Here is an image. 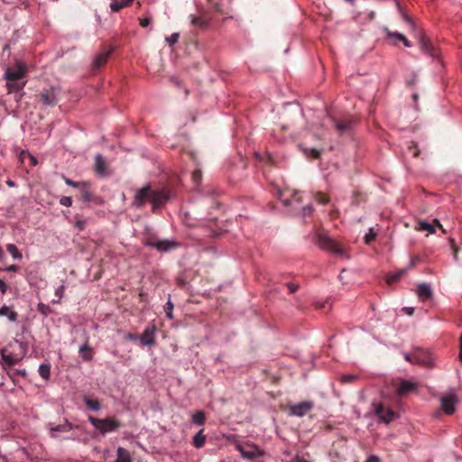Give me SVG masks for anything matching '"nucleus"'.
Wrapping results in <instances>:
<instances>
[{
  "label": "nucleus",
  "instance_id": "obj_1",
  "mask_svg": "<svg viewBox=\"0 0 462 462\" xmlns=\"http://www.w3.org/2000/svg\"><path fill=\"white\" fill-rule=\"evenodd\" d=\"M169 192L164 189H153L151 185L140 189L134 197L133 206L142 208L149 201L152 206L153 212L160 208L169 199Z\"/></svg>",
  "mask_w": 462,
  "mask_h": 462
},
{
  "label": "nucleus",
  "instance_id": "obj_2",
  "mask_svg": "<svg viewBox=\"0 0 462 462\" xmlns=\"http://www.w3.org/2000/svg\"><path fill=\"white\" fill-rule=\"evenodd\" d=\"M144 245L155 248L160 253H168L177 249L180 244L174 240L159 239L154 236H148L144 242Z\"/></svg>",
  "mask_w": 462,
  "mask_h": 462
},
{
  "label": "nucleus",
  "instance_id": "obj_3",
  "mask_svg": "<svg viewBox=\"0 0 462 462\" xmlns=\"http://www.w3.org/2000/svg\"><path fill=\"white\" fill-rule=\"evenodd\" d=\"M316 244L321 249L328 250L336 255L343 256L345 254L344 247L324 233H319L316 236Z\"/></svg>",
  "mask_w": 462,
  "mask_h": 462
},
{
  "label": "nucleus",
  "instance_id": "obj_4",
  "mask_svg": "<svg viewBox=\"0 0 462 462\" xmlns=\"http://www.w3.org/2000/svg\"><path fill=\"white\" fill-rule=\"evenodd\" d=\"M88 420L103 435L107 432L116 431L121 427L120 421L115 418H106L102 420L89 416Z\"/></svg>",
  "mask_w": 462,
  "mask_h": 462
},
{
  "label": "nucleus",
  "instance_id": "obj_5",
  "mask_svg": "<svg viewBox=\"0 0 462 462\" xmlns=\"http://www.w3.org/2000/svg\"><path fill=\"white\" fill-rule=\"evenodd\" d=\"M404 358L406 361L412 364H418L423 366L431 365V356L430 353L420 348H416L410 354L405 353Z\"/></svg>",
  "mask_w": 462,
  "mask_h": 462
},
{
  "label": "nucleus",
  "instance_id": "obj_6",
  "mask_svg": "<svg viewBox=\"0 0 462 462\" xmlns=\"http://www.w3.org/2000/svg\"><path fill=\"white\" fill-rule=\"evenodd\" d=\"M374 413L379 420L385 423H390L396 417V413L390 408H386L383 403H373Z\"/></svg>",
  "mask_w": 462,
  "mask_h": 462
},
{
  "label": "nucleus",
  "instance_id": "obj_7",
  "mask_svg": "<svg viewBox=\"0 0 462 462\" xmlns=\"http://www.w3.org/2000/svg\"><path fill=\"white\" fill-rule=\"evenodd\" d=\"M314 407V403L310 401L301 402L289 407V415L303 417L310 412Z\"/></svg>",
  "mask_w": 462,
  "mask_h": 462
},
{
  "label": "nucleus",
  "instance_id": "obj_8",
  "mask_svg": "<svg viewBox=\"0 0 462 462\" xmlns=\"http://www.w3.org/2000/svg\"><path fill=\"white\" fill-rule=\"evenodd\" d=\"M26 71V66L22 62H17L15 68H7L5 79L7 81H18L25 76Z\"/></svg>",
  "mask_w": 462,
  "mask_h": 462
},
{
  "label": "nucleus",
  "instance_id": "obj_9",
  "mask_svg": "<svg viewBox=\"0 0 462 462\" xmlns=\"http://www.w3.org/2000/svg\"><path fill=\"white\" fill-rule=\"evenodd\" d=\"M237 449L245 458L253 459L263 456V452L255 445H238Z\"/></svg>",
  "mask_w": 462,
  "mask_h": 462
},
{
  "label": "nucleus",
  "instance_id": "obj_10",
  "mask_svg": "<svg viewBox=\"0 0 462 462\" xmlns=\"http://www.w3.org/2000/svg\"><path fill=\"white\" fill-rule=\"evenodd\" d=\"M419 43L423 52L433 58L438 56V52L432 42L420 32H419Z\"/></svg>",
  "mask_w": 462,
  "mask_h": 462
},
{
  "label": "nucleus",
  "instance_id": "obj_11",
  "mask_svg": "<svg viewBox=\"0 0 462 462\" xmlns=\"http://www.w3.org/2000/svg\"><path fill=\"white\" fill-rule=\"evenodd\" d=\"M156 328L154 326L147 327L141 335L140 341L143 346H152L155 343L154 334Z\"/></svg>",
  "mask_w": 462,
  "mask_h": 462
},
{
  "label": "nucleus",
  "instance_id": "obj_12",
  "mask_svg": "<svg viewBox=\"0 0 462 462\" xmlns=\"http://www.w3.org/2000/svg\"><path fill=\"white\" fill-rule=\"evenodd\" d=\"M457 397L455 394H449L441 398V406L447 414H452L455 411Z\"/></svg>",
  "mask_w": 462,
  "mask_h": 462
},
{
  "label": "nucleus",
  "instance_id": "obj_13",
  "mask_svg": "<svg viewBox=\"0 0 462 462\" xmlns=\"http://www.w3.org/2000/svg\"><path fill=\"white\" fill-rule=\"evenodd\" d=\"M353 124L354 122L351 119L334 121V126L340 134L348 133L352 129Z\"/></svg>",
  "mask_w": 462,
  "mask_h": 462
},
{
  "label": "nucleus",
  "instance_id": "obj_14",
  "mask_svg": "<svg viewBox=\"0 0 462 462\" xmlns=\"http://www.w3.org/2000/svg\"><path fill=\"white\" fill-rule=\"evenodd\" d=\"M79 426H75V429H79ZM73 429H74V426L70 422H69L67 420H65L63 423L51 428V436L52 438H56L57 432H69V431L72 430Z\"/></svg>",
  "mask_w": 462,
  "mask_h": 462
},
{
  "label": "nucleus",
  "instance_id": "obj_15",
  "mask_svg": "<svg viewBox=\"0 0 462 462\" xmlns=\"http://www.w3.org/2000/svg\"><path fill=\"white\" fill-rule=\"evenodd\" d=\"M41 98L43 104L53 106L57 103L56 91L53 88L42 93Z\"/></svg>",
  "mask_w": 462,
  "mask_h": 462
},
{
  "label": "nucleus",
  "instance_id": "obj_16",
  "mask_svg": "<svg viewBox=\"0 0 462 462\" xmlns=\"http://www.w3.org/2000/svg\"><path fill=\"white\" fill-rule=\"evenodd\" d=\"M417 294L422 300H427L432 297V290L428 283H420L418 285Z\"/></svg>",
  "mask_w": 462,
  "mask_h": 462
},
{
  "label": "nucleus",
  "instance_id": "obj_17",
  "mask_svg": "<svg viewBox=\"0 0 462 462\" xmlns=\"http://www.w3.org/2000/svg\"><path fill=\"white\" fill-rule=\"evenodd\" d=\"M190 24L199 29H205L208 25V21L203 15L190 14L189 16Z\"/></svg>",
  "mask_w": 462,
  "mask_h": 462
},
{
  "label": "nucleus",
  "instance_id": "obj_18",
  "mask_svg": "<svg viewBox=\"0 0 462 462\" xmlns=\"http://www.w3.org/2000/svg\"><path fill=\"white\" fill-rule=\"evenodd\" d=\"M112 52L113 49L100 52L94 60V68L99 69L104 66L107 62Z\"/></svg>",
  "mask_w": 462,
  "mask_h": 462
},
{
  "label": "nucleus",
  "instance_id": "obj_19",
  "mask_svg": "<svg viewBox=\"0 0 462 462\" xmlns=\"http://www.w3.org/2000/svg\"><path fill=\"white\" fill-rule=\"evenodd\" d=\"M417 386L415 383L409 382V381H402L398 387L397 393L400 395H404L409 393L416 391Z\"/></svg>",
  "mask_w": 462,
  "mask_h": 462
},
{
  "label": "nucleus",
  "instance_id": "obj_20",
  "mask_svg": "<svg viewBox=\"0 0 462 462\" xmlns=\"http://www.w3.org/2000/svg\"><path fill=\"white\" fill-rule=\"evenodd\" d=\"M95 169L97 173L104 175L106 172V163L101 154H97L95 157Z\"/></svg>",
  "mask_w": 462,
  "mask_h": 462
},
{
  "label": "nucleus",
  "instance_id": "obj_21",
  "mask_svg": "<svg viewBox=\"0 0 462 462\" xmlns=\"http://www.w3.org/2000/svg\"><path fill=\"white\" fill-rule=\"evenodd\" d=\"M81 199L85 202H89L93 199V194L90 191L89 184L87 182H82V185L79 188Z\"/></svg>",
  "mask_w": 462,
  "mask_h": 462
},
{
  "label": "nucleus",
  "instance_id": "obj_22",
  "mask_svg": "<svg viewBox=\"0 0 462 462\" xmlns=\"http://www.w3.org/2000/svg\"><path fill=\"white\" fill-rule=\"evenodd\" d=\"M79 354L83 360L90 361L93 359V349L88 346V344H84L79 348Z\"/></svg>",
  "mask_w": 462,
  "mask_h": 462
},
{
  "label": "nucleus",
  "instance_id": "obj_23",
  "mask_svg": "<svg viewBox=\"0 0 462 462\" xmlns=\"http://www.w3.org/2000/svg\"><path fill=\"white\" fill-rule=\"evenodd\" d=\"M1 356L5 364L8 366H12L20 361V358L13 356L12 354H7L5 349L2 350Z\"/></svg>",
  "mask_w": 462,
  "mask_h": 462
},
{
  "label": "nucleus",
  "instance_id": "obj_24",
  "mask_svg": "<svg viewBox=\"0 0 462 462\" xmlns=\"http://www.w3.org/2000/svg\"><path fill=\"white\" fill-rule=\"evenodd\" d=\"M206 436L204 435V429L200 430L193 438V445L197 448H200L205 445Z\"/></svg>",
  "mask_w": 462,
  "mask_h": 462
},
{
  "label": "nucleus",
  "instance_id": "obj_25",
  "mask_svg": "<svg viewBox=\"0 0 462 462\" xmlns=\"http://www.w3.org/2000/svg\"><path fill=\"white\" fill-rule=\"evenodd\" d=\"M116 453H117L116 462H132L130 454L125 448L119 447L116 450Z\"/></svg>",
  "mask_w": 462,
  "mask_h": 462
},
{
  "label": "nucleus",
  "instance_id": "obj_26",
  "mask_svg": "<svg viewBox=\"0 0 462 462\" xmlns=\"http://www.w3.org/2000/svg\"><path fill=\"white\" fill-rule=\"evenodd\" d=\"M0 316H7L9 320L15 321L17 319L18 314L17 312L12 310L7 306H3L0 308Z\"/></svg>",
  "mask_w": 462,
  "mask_h": 462
},
{
  "label": "nucleus",
  "instance_id": "obj_27",
  "mask_svg": "<svg viewBox=\"0 0 462 462\" xmlns=\"http://www.w3.org/2000/svg\"><path fill=\"white\" fill-rule=\"evenodd\" d=\"M404 273H405V270H400L396 273H390L386 277V282L388 284H393V283L396 282L397 281H399L404 275Z\"/></svg>",
  "mask_w": 462,
  "mask_h": 462
},
{
  "label": "nucleus",
  "instance_id": "obj_28",
  "mask_svg": "<svg viewBox=\"0 0 462 462\" xmlns=\"http://www.w3.org/2000/svg\"><path fill=\"white\" fill-rule=\"evenodd\" d=\"M192 421L197 425H204L206 421V414L203 411H199L192 415Z\"/></svg>",
  "mask_w": 462,
  "mask_h": 462
},
{
  "label": "nucleus",
  "instance_id": "obj_29",
  "mask_svg": "<svg viewBox=\"0 0 462 462\" xmlns=\"http://www.w3.org/2000/svg\"><path fill=\"white\" fill-rule=\"evenodd\" d=\"M6 250L8 251V253L12 255V257L14 259H22L23 257V254L22 253L18 250V248L16 247L15 245L14 244H8L6 245Z\"/></svg>",
  "mask_w": 462,
  "mask_h": 462
},
{
  "label": "nucleus",
  "instance_id": "obj_30",
  "mask_svg": "<svg viewBox=\"0 0 462 462\" xmlns=\"http://www.w3.org/2000/svg\"><path fill=\"white\" fill-rule=\"evenodd\" d=\"M86 406L92 411H98L100 409V402L97 400H93L90 398L84 399Z\"/></svg>",
  "mask_w": 462,
  "mask_h": 462
},
{
  "label": "nucleus",
  "instance_id": "obj_31",
  "mask_svg": "<svg viewBox=\"0 0 462 462\" xmlns=\"http://www.w3.org/2000/svg\"><path fill=\"white\" fill-rule=\"evenodd\" d=\"M418 226L419 230L428 231L430 234H434L436 232L435 226L426 221H420Z\"/></svg>",
  "mask_w": 462,
  "mask_h": 462
},
{
  "label": "nucleus",
  "instance_id": "obj_32",
  "mask_svg": "<svg viewBox=\"0 0 462 462\" xmlns=\"http://www.w3.org/2000/svg\"><path fill=\"white\" fill-rule=\"evenodd\" d=\"M39 374L43 379L48 380L51 374V365L47 364H42L39 367Z\"/></svg>",
  "mask_w": 462,
  "mask_h": 462
},
{
  "label": "nucleus",
  "instance_id": "obj_33",
  "mask_svg": "<svg viewBox=\"0 0 462 462\" xmlns=\"http://www.w3.org/2000/svg\"><path fill=\"white\" fill-rule=\"evenodd\" d=\"M25 83H18L17 81H7L6 87L9 92L18 91L24 87Z\"/></svg>",
  "mask_w": 462,
  "mask_h": 462
},
{
  "label": "nucleus",
  "instance_id": "obj_34",
  "mask_svg": "<svg viewBox=\"0 0 462 462\" xmlns=\"http://www.w3.org/2000/svg\"><path fill=\"white\" fill-rule=\"evenodd\" d=\"M384 32L388 38L396 39L398 41H402L405 37V35H403L402 33L398 32H392L388 28H385Z\"/></svg>",
  "mask_w": 462,
  "mask_h": 462
},
{
  "label": "nucleus",
  "instance_id": "obj_35",
  "mask_svg": "<svg viewBox=\"0 0 462 462\" xmlns=\"http://www.w3.org/2000/svg\"><path fill=\"white\" fill-rule=\"evenodd\" d=\"M302 151L307 156L312 157L314 159H318L320 155L319 151H318L317 149L304 148L302 149Z\"/></svg>",
  "mask_w": 462,
  "mask_h": 462
},
{
  "label": "nucleus",
  "instance_id": "obj_36",
  "mask_svg": "<svg viewBox=\"0 0 462 462\" xmlns=\"http://www.w3.org/2000/svg\"><path fill=\"white\" fill-rule=\"evenodd\" d=\"M357 379L356 375L354 374H343L340 377V382L342 383H354Z\"/></svg>",
  "mask_w": 462,
  "mask_h": 462
},
{
  "label": "nucleus",
  "instance_id": "obj_37",
  "mask_svg": "<svg viewBox=\"0 0 462 462\" xmlns=\"http://www.w3.org/2000/svg\"><path fill=\"white\" fill-rule=\"evenodd\" d=\"M376 237V234L373 229H370L369 232L365 236L364 240L366 245H370Z\"/></svg>",
  "mask_w": 462,
  "mask_h": 462
},
{
  "label": "nucleus",
  "instance_id": "obj_38",
  "mask_svg": "<svg viewBox=\"0 0 462 462\" xmlns=\"http://www.w3.org/2000/svg\"><path fill=\"white\" fill-rule=\"evenodd\" d=\"M37 310L39 312H41L42 314L47 316L51 313V308L49 305H46L44 303H39L38 306H37Z\"/></svg>",
  "mask_w": 462,
  "mask_h": 462
},
{
  "label": "nucleus",
  "instance_id": "obj_39",
  "mask_svg": "<svg viewBox=\"0 0 462 462\" xmlns=\"http://www.w3.org/2000/svg\"><path fill=\"white\" fill-rule=\"evenodd\" d=\"M123 7H125L123 1L122 2H117L116 0H112V3L110 4V8L113 12H118L120 11Z\"/></svg>",
  "mask_w": 462,
  "mask_h": 462
},
{
  "label": "nucleus",
  "instance_id": "obj_40",
  "mask_svg": "<svg viewBox=\"0 0 462 462\" xmlns=\"http://www.w3.org/2000/svg\"><path fill=\"white\" fill-rule=\"evenodd\" d=\"M315 199L319 204H323V205L328 203V200H329L328 198L326 195H324L323 193H321V192H317L315 194Z\"/></svg>",
  "mask_w": 462,
  "mask_h": 462
},
{
  "label": "nucleus",
  "instance_id": "obj_41",
  "mask_svg": "<svg viewBox=\"0 0 462 462\" xmlns=\"http://www.w3.org/2000/svg\"><path fill=\"white\" fill-rule=\"evenodd\" d=\"M398 7H399V9H400V11L402 13V15L404 21L411 26V28L412 30H415L416 25H415L414 22L411 20V18L409 17L405 13L402 12V10L401 9V6H400L399 4H398Z\"/></svg>",
  "mask_w": 462,
  "mask_h": 462
},
{
  "label": "nucleus",
  "instance_id": "obj_42",
  "mask_svg": "<svg viewBox=\"0 0 462 462\" xmlns=\"http://www.w3.org/2000/svg\"><path fill=\"white\" fill-rule=\"evenodd\" d=\"M179 38H180V33L174 32L171 36L166 37L165 40L169 43V45L171 46V45H174L179 41Z\"/></svg>",
  "mask_w": 462,
  "mask_h": 462
},
{
  "label": "nucleus",
  "instance_id": "obj_43",
  "mask_svg": "<svg viewBox=\"0 0 462 462\" xmlns=\"http://www.w3.org/2000/svg\"><path fill=\"white\" fill-rule=\"evenodd\" d=\"M172 310H173V303L171 300H168L164 306V311L166 313V316L170 319L172 318Z\"/></svg>",
  "mask_w": 462,
  "mask_h": 462
},
{
  "label": "nucleus",
  "instance_id": "obj_44",
  "mask_svg": "<svg viewBox=\"0 0 462 462\" xmlns=\"http://www.w3.org/2000/svg\"><path fill=\"white\" fill-rule=\"evenodd\" d=\"M293 202H296L297 204H300V203H301V199H300V197L298 195V193H295V194L293 195L292 200L285 199V200L283 201V204H284L285 206H289V205H291V203H293Z\"/></svg>",
  "mask_w": 462,
  "mask_h": 462
},
{
  "label": "nucleus",
  "instance_id": "obj_45",
  "mask_svg": "<svg viewBox=\"0 0 462 462\" xmlns=\"http://www.w3.org/2000/svg\"><path fill=\"white\" fill-rule=\"evenodd\" d=\"M60 205L62 206H65V207H70L71 204H72V199L70 197H68V196H63L60 199Z\"/></svg>",
  "mask_w": 462,
  "mask_h": 462
},
{
  "label": "nucleus",
  "instance_id": "obj_46",
  "mask_svg": "<svg viewBox=\"0 0 462 462\" xmlns=\"http://www.w3.org/2000/svg\"><path fill=\"white\" fill-rule=\"evenodd\" d=\"M64 291H65V287L63 285L59 286L55 290V295L59 298L58 300L55 301L56 303L60 302V299L63 297Z\"/></svg>",
  "mask_w": 462,
  "mask_h": 462
},
{
  "label": "nucleus",
  "instance_id": "obj_47",
  "mask_svg": "<svg viewBox=\"0 0 462 462\" xmlns=\"http://www.w3.org/2000/svg\"><path fill=\"white\" fill-rule=\"evenodd\" d=\"M63 179H64L66 184L69 185V186L79 189L80 186L82 185V182H77V181H74V180H70L69 178H65V177H63Z\"/></svg>",
  "mask_w": 462,
  "mask_h": 462
},
{
  "label": "nucleus",
  "instance_id": "obj_48",
  "mask_svg": "<svg viewBox=\"0 0 462 462\" xmlns=\"http://www.w3.org/2000/svg\"><path fill=\"white\" fill-rule=\"evenodd\" d=\"M202 173L199 170L194 171L192 173V180L195 183H199L201 180Z\"/></svg>",
  "mask_w": 462,
  "mask_h": 462
},
{
  "label": "nucleus",
  "instance_id": "obj_49",
  "mask_svg": "<svg viewBox=\"0 0 462 462\" xmlns=\"http://www.w3.org/2000/svg\"><path fill=\"white\" fill-rule=\"evenodd\" d=\"M313 208L310 205H307L302 208V214L304 217L311 215Z\"/></svg>",
  "mask_w": 462,
  "mask_h": 462
},
{
  "label": "nucleus",
  "instance_id": "obj_50",
  "mask_svg": "<svg viewBox=\"0 0 462 462\" xmlns=\"http://www.w3.org/2000/svg\"><path fill=\"white\" fill-rule=\"evenodd\" d=\"M286 286L291 293H294L299 289V285L292 282H288Z\"/></svg>",
  "mask_w": 462,
  "mask_h": 462
},
{
  "label": "nucleus",
  "instance_id": "obj_51",
  "mask_svg": "<svg viewBox=\"0 0 462 462\" xmlns=\"http://www.w3.org/2000/svg\"><path fill=\"white\" fill-rule=\"evenodd\" d=\"M432 225L435 226V228L439 227V229H441V231L443 233H446V230L444 229V227L442 226V225L440 224L439 219H437V218L433 219Z\"/></svg>",
  "mask_w": 462,
  "mask_h": 462
},
{
  "label": "nucleus",
  "instance_id": "obj_52",
  "mask_svg": "<svg viewBox=\"0 0 462 462\" xmlns=\"http://www.w3.org/2000/svg\"><path fill=\"white\" fill-rule=\"evenodd\" d=\"M86 222L84 220H77L76 221V227H78L79 230H83L85 228Z\"/></svg>",
  "mask_w": 462,
  "mask_h": 462
},
{
  "label": "nucleus",
  "instance_id": "obj_53",
  "mask_svg": "<svg viewBox=\"0 0 462 462\" xmlns=\"http://www.w3.org/2000/svg\"><path fill=\"white\" fill-rule=\"evenodd\" d=\"M7 285L5 284V282L0 279V291L3 294H5L7 291Z\"/></svg>",
  "mask_w": 462,
  "mask_h": 462
},
{
  "label": "nucleus",
  "instance_id": "obj_54",
  "mask_svg": "<svg viewBox=\"0 0 462 462\" xmlns=\"http://www.w3.org/2000/svg\"><path fill=\"white\" fill-rule=\"evenodd\" d=\"M150 18H143L140 20V25L142 27H147L150 24Z\"/></svg>",
  "mask_w": 462,
  "mask_h": 462
},
{
  "label": "nucleus",
  "instance_id": "obj_55",
  "mask_svg": "<svg viewBox=\"0 0 462 462\" xmlns=\"http://www.w3.org/2000/svg\"><path fill=\"white\" fill-rule=\"evenodd\" d=\"M19 270V267L15 264H11L6 268V271L8 272H17Z\"/></svg>",
  "mask_w": 462,
  "mask_h": 462
},
{
  "label": "nucleus",
  "instance_id": "obj_56",
  "mask_svg": "<svg viewBox=\"0 0 462 462\" xmlns=\"http://www.w3.org/2000/svg\"><path fill=\"white\" fill-rule=\"evenodd\" d=\"M212 7L217 11V13H223L220 5L218 3H212Z\"/></svg>",
  "mask_w": 462,
  "mask_h": 462
},
{
  "label": "nucleus",
  "instance_id": "obj_57",
  "mask_svg": "<svg viewBox=\"0 0 462 462\" xmlns=\"http://www.w3.org/2000/svg\"><path fill=\"white\" fill-rule=\"evenodd\" d=\"M366 462H379V459L374 456H371L367 458Z\"/></svg>",
  "mask_w": 462,
  "mask_h": 462
},
{
  "label": "nucleus",
  "instance_id": "obj_58",
  "mask_svg": "<svg viewBox=\"0 0 462 462\" xmlns=\"http://www.w3.org/2000/svg\"><path fill=\"white\" fill-rule=\"evenodd\" d=\"M64 439H72V440L79 439V438L74 433H71L69 436H67Z\"/></svg>",
  "mask_w": 462,
  "mask_h": 462
},
{
  "label": "nucleus",
  "instance_id": "obj_59",
  "mask_svg": "<svg viewBox=\"0 0 462 462\" xmlns=\"http://www.w3.org/2000/svg\"><path fill=\"white\" fill-rule=\"evenodd\" d=\"M402 42H403V44H404L406 47H411V42H410L406 37H404V39H403Z\"/></svg>",
  "mask_w": 462,
  "mask_h": 462
},
{
  "label": "nucleus",
  "instance_id": "obj_60",
  "mask_svg": "<svg viewBox=\"0 0 462 462\" xmlns=\"http://www.w3.org/2000/svg\"><path fill=\"white\" fill-rule=\"evenodd\" d=\"M6 184H7L9 187H14V186H15V183H14L13 180H8L6 181Z\"/></svg>",
  "mask_w": 462,
  "mask_h": 462
},
{
  "label": "nucleus",
  "instance_id": "obj_61",
  "mask_svg": "<svg viewBox=\"0 0 462 462\" xmlns=\"http://www.w3.org/2000/svg\"><path fill=\"white\" fill-rule=\"evenodd\" d=\"M133 1L134 0H125V1H123V3L125 5V6H129Z\"/></svg>",
  "mask_w": 462,
  "mask_h": 462
},
{
  "label": "nucleus",
  "instance_id": "obj_62",
  "mask_svg": "<svg viewBox=\"0 0 462 462\" xmlns=\"http://www.w3.org/2000/svg\"><path fill=\"white\" fill-rule=\"evenodd\" d=\"M413 147L415 148V151H414V153H413V156L414 157H418L419 156V153L420 152L417 150V146L414 144Z\"/></svg>",
  "mask_w": 462,
  "mask_h": 462
},
{
  "label": "nucleus",
  "instance_id": "obj_63",
  "mask_svg": "<svg viewBox=\"0 0 462 462\" xmlns=\"http://www.w3.org/2000/svg\"><path fill=\"white\" fill-rule=\"evenodd\" d=\"M460 341H461V346H460V354H459V358L460 360L462 361V335L460 337Z\"/></svg>",
  "mask_w": 462,
  "mask_h": 462
},
{
  "label": "nucleus",
  "instance_id": "obj_64",
  "mask_svg": "<svg viewBox=\"0 0 462 462\" xmlns=\"http://www.w3.org/2000/svg\"><path fill=\"white\" fill-rule=\"evenodd\" d=\"M317 308H319V309H323V308H325V303H322V304H320V305H318V306H317Z\"/></svg>",
  "mask_w": 462,
  "mask_h": 462
}]
</instances>
